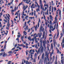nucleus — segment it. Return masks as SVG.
I'll use <instances>...</instances> for the list:
<instances>
[{"label": "nucleus", "instance_id": "nucleus-1", "mask_svg": "<svg viewBox=\"0 0 64 64\" xmlns=\"http://www.w3.org/2000/svg\"><path fill=\"white\" fill-rule=\"evenodd\" d=\"M38 53H40V52L41 53H43L44 52V47H42L40 50V48H39L38 50Z\"/></svg>", "mask_w": 64, "mask_h": 64}, {"label": "nucleus", "instance_id": "nucleus-2", "mask_svg": "<svg viewBox=\"0 0 64 64\" xmlns=\"http://www.w3.org/2000/svg\"><path fill=\"white\" fill-rule=\"evenodd\" d=\"M50 64H52V62H53V60H52V58H51V56H50Z\"/></svg>", "mask_w": 64, "mask_h": 64}, {"label": "nucleus", "instance_id": "nucleus-3", "mask_svg": "<svg viewBox=\"0 0 64 64\" xmlns=\"http://www.w3.org/2000/svg\"><path fill=\"white\" fill-rule=\"evenodd\" d=\"M40 7H42V6H43V4H42V2L41 1V0H40Z\"/></svg>", "mask_w": 64, "mask_h": 64}, {"label": "nucleus", "instance_id": "nucleus-4", "mask_svg": "<svg viewBox=\"0 0 64 64\" xmlns=\"http://www.w3.org/2000/svg\"><path fill=\"white\" fill-rule=\"evenodd\" d=\"M43 28V26H40V33L41 32V31H42V32L44 30H42V29Z\"/></svg>", "mask_w": 64, "mask_h": 64}, {"label": "nucleus", "instance_id": "nucleus-5", "mask_svg": "<svg viewBox=\"0 0 64 64\" xmlns=\"http://www.w3.org/2000/svg\"><path fill=\"white\" fill-rule=\"evenodd\" d=\"M35 35H36V33H35L33 35L34 37H33V38H35V41H36V40H37V38H36V36H35Z\"/></svg>", "mask_w": 64, "mask_h": 64}, {"label": "nucleus", "instance_id": "nucleus-6", "mask_svg": "<svg viewBox=\"0 0 64 64\" xmlns=\"http://www.w3.org/2000/svg\"><path fill=\"white\" fill-rule=\"evenodd\" d=\"M58 33L57 35V36L56 38V39H57L58 38V36H59V32L58 30Z\"/></svg>", "mask_w": 64, "mask_h": 64}, {"label": "nucleus", "instance_id": "nucleus-7", "mask_svg": "<svg viewBox=\"0 0 64 64\" xmlns=\"http://www.w3.org/2000/svg\"><path fill=\"white\" fill-rule=\"evenodd\" d=\"M35 52V51H34V50H30V52H29V54H30V53H31V52Z\"/></svg>", "mask_w": 64, "mask_h": 64}, {"label": "nucleus", "instance_id": "nucleus-8", "mask_svg": "<svg viewBox=\"0 0 64 64\" xmlns=\"http://www.w3.org/2000/svg\"><path fill=\"white\" fill-rule=\"evenodd\" d=\"M50 20H51L52 21L53 20V18H52V16L51 15H50Z\"/></svg>", "mask_w": 64, "mask_h": 64}, {"label": "nucleus", "instance_id": "nucleus-9", "mask_svg": "<svg viewBox=\"0 0 64 64\" xmlns=\"http://www.w3.org/2000/svg\"><path fill=\"white\" fill-rule=\"evenodd\" d=\"M3 56H7V54H5V52H4L3 54Z\"/></svg>", "mask_w": 64, "mask_h": 64}, {"label": "nucleus", "instance_id": "nucleus-10", "mask_svg": "<svg viewBox=\"0 0 64 64\" xmlns=\"http://www.w3.org/2000/svg\"><path fill=\"white\" fill-rule=\"evenodd\" d=\"M49 24L50 25H53V23L52 22V21L50 20Z\"/></svg>", "mask_w": 64, "mask_h": 64}, {"label": "nucleus", "instance_id": "nucleus-11", "mask_svg": "<svg viewBox=\"0 0 64 64\" xmlns=\"http://www.w3.org/2000/svg\"><path fill=\"white\" fill-rule=\"evenodd\" d=\"M55 20H54V21L56 23H57V17L56 16L55 17Z\"/></svg>", "mask_w": 64, "mask_h": 64}, {"label": "nucleus", "instance_id": "nucleus-12", "mask_svg": "<svg viewBox=\"0 0 64 64\" xmlns=\"http://www.w3.org/2000/svg\"><path fill=\"white\" fill-rule=\"evenodd\" d=\"M28 39L29 40H30V41H31V36H29V37H28Z\"/></svg>", "mask_w": 64, "mask_h": 64}, {"label": "nucleus", "instance_id": "nucleus-13", "mask_svg": "<svg viewBox=\"0 0 64 64\" xmlns=\"http://www.w3.org/2000/svg\"><path fill=\"white\" fill-rule=\"evenodd\" d=\"M24 45H23L22 44H18V46H20V47H21V46H24Z\"/></svg>", "mask_w": 64, "mask_h": 64}, {"label": "nucleus", "instance_id": "nucleus-14", "mask_svg": "<svg viewBox=\"0 0 64 64\" xmlns=\"http://www.w3.org/2000/svg\"><path fill=\"white\" fill-rule=\"evenodd\" d=\"M40 8L41 9H42V10H43L44 11V8H43V6H42V7L40 6Z\"/></svg>", "mask_w": 64, "mask_h": 64}, {"label": "nucleus", "instance_id": "nucleus-15", "mask_svg": "<svg viewBox=\"0 0 64 64\" xmlns=\"http://www.w3.org/2000/svg\"><path fill=\"white\" fill-rule=\"evenodd\" d=\"M51 48L52 49V50H53V44L52 43L51 44Z\"/></svg>", "mask_w": 64, "mask_h": 64}, {"label": "nucleus", "instance_id": "nucleus-16", "mask_svg": "<svg viewBox=\"0 0 64 64\" xmlns=\"http://www.w3.org/2000/svg\"><path fill=\"white\" fill-rule=\"evenodd\" d=\"M61 10H60V12L59 13V15L60 16V18L61 17Z\"/></svg>", "mask_w": 64, "mask_h": 64}, {"label": "nucleus", "instance_id": "nucleus-17", "mask_svg": "<svg viewBox=\"0 0 64 64\" xmlns=\"http://www.w3.org/2000/svg\"><path fill=\"white\" fill-rule=\"evenodd\" d=\"M61 61L62 64H64V60H61Z\"/></svg>", "mask_w": 64, "mask_h": 64}, {"label": "nucleus", "instance_id": "nucleus-18", "mask_svg": "<svg viewBox=\"0 0 64 64\" xmlns=\"http://www.w3.org/2000/svg\"><path fill=\"white\" fill-rule=\"evenodd\" d=\"M52 25L50 26V29H53V27L52 26Z\"/></svg>", "mask_w": 64, "mask_h": 64}, {"label": "nucleus", "instance_id": "nucleus-19", "mask_svg": "<svg viewBox=\"0 0 64 64\" xmlns=\"http://www.w3.org/2000/svg\"><path fill=\"white\" fill-rule=\"evenodd\" d=\"M44 3H45L44 5V7H45L46 6V1H45V0H44Z\"/></svg>", "mask_w": 64, "mask_h": 64}, {"label": "nucleus", "instance_id": "nucleus-20", "mask_svg": "<svg viewBox=\"0 0 64 64\" xmlns=\"http://www.w3.org/2000/svg\"><path fill=\"white\" fill-rule=\"evenodd\" d=\"M49 54H48L47 53V52H46L45 53V56H48Z\"/></svg>", "mask_w": 64, "mask_h": 64}, {"label": "nucleus", "instance_id": "nucleus-21", "mask_svg": "<svg viewBox=\"0 0 64 64\" xmlns=\"http://www.w3.org/2000/svg\"><path fill=\"white\" fill-rule=\"evenodd\" d=\"M23 33H24L25 35L26 36V34H27V33L26 32H25V31H24Z\"/></svg>", "mask_w": 64, "mask_h": 64}, {"label": "nucleus", "instance_id": "nucleus-22", "mask_svg": "<svg viewBox=\"0 0 64 64\" xmlns=\"http://www.w3.org/2000/svg\"><path fill=\"white\" fill-rule=\"evenodd\" d=\"M40 45H42V43L43 42V41H42V40H41L40 41Z\"/></svg>", "mask_w": 64, "mask_h": 64}, {"label": "nucleus", "instance_id": "nucleus-23", "mask_svg": "<svg viewBox=\"0 0 64 64\" xmlns=\"http://www.w3.org/2000/svg\"><path fill=\"white\" fill-rule=\"evenodd\" d=\"M24 7L23 8V9H24L23 12H24V11H25V10H26V8H25L24 7H26V6H24Z\"/></svg>", "mask_w": 64, "mask_h": 64}, {"label": "nucleus", "instance_id": "nucleus-24", "mask_svg": "<svg viewBox=\"0 0 64 64\" xmlns=\"http://www.w3.org/2000/svg\"><path fill=\"white\" fill-rule=\"evenodd\" d=\"M37 6H38V11H40V9H39V8H40V6H39V5H37Z\"/></svg>", "mask_w": 64, "mask_h": 64}, {"label": "nucleus", "instance_id": "nucleus-25", "mask_svg": "<svg viewBox=\"0 0 64 64\" xmlns=\"http://www.w3.org/2000/svg\"><path fill=\"white\" fill-rule=\"evenodd\" d=\"M38 35L39 37V38H41V34H40V33H38Z\"/></svg>", "mask_w": 64, "mask_h": 64}, {"label": "nucleus", "instance_id": "nucleus-26", "mask_svg": "<svg viewBox=\"0 0 64 64\" xmlns=\"http://www.w3.org/2000/svg\"><path fill=\"white\" fill-rule=\"evenodd\" d=\"M8 53L9 54H12L13 52H12V51H10L8 52Z\"/></svg>", "mask_w": 64, "mask_h": 64}, {"label": "nucleus", "instance_id": "nucleus-27", "mask_svg": "<svg viewBox=\"0 0 64 64\" xmlns=\"http://www.w3.org/2000/svg\"><path fill=\"white\" fill-rule=\"evenodd\" d=\"M43 46H45V42H43Z\"/></svg>", "mask_w": 64, "mask_h": 64}, {"label": "nucleus", "instance_id": "nucleus-28", "mask_svg": "<svg viewBox=\"0 0 64 64\" xmlns=\"http://www.w3.org/2000/svg\"><path fill=\"white\" fill-rule=\"evenodd\" d=\"M35 29V30L36 31L37 30V25H36V26L34 27Z\"/></svg>", "mask_w": 64, "mask_h": 64}, {"label": "nucleus", "instance_id": "nucleus-29", "mask_svg": "<svg viewBox=\"0 0 64 64\" xmlns=\"http://www.w3.org/2000/svg\"><path fill=\"white\" fill-rule=\"evenodd\" d=\"M28 16H26V17H25V19H26L27 20H28V19L27 18H28Z\"/></svg>", "mask_w": 64, "mask_h": 64}, {"label": "nucleus", "instance_id": "nucleus-30", "mask_svg": "<svg viewBox=\"0 0 64 64\" xmlns=\"http://www.w3.org/2000/svg\"><path fill=\"white\" fill-rule=\"evenodd\" d=\"M57 63H58L57 62V61H56V60L54 62V64H57Z\"/></svg>", "mask_w": 64, "mask_h": 64}, {"label": "nucleus", "instance_id": "nucleus-31", "mask_svg": "<svg viewBox=\"0 0 64 64\" xmlns=\"http://www.w3.org/2000/svg\"><path fill=\"white\" fill-rule=\"evenodd\" d=\"M23 36H22V38H21V40H22V42H24V40H23Z\"/></svg>", "mask_w": 64, "mask_h": 64}, {"label": "nucleus", "instance_id": "nucleus-32", "mask_svg": "<svg viewBox=\"0 0 64 64\" xmlns=\"http://www.w3.org/2000/svg\"><path fill=\"white\" fill-rule=\"evenodd\" d=\"M20 12L19 13V15H18V16H19V17L20 19Z\"/></svg>", "mask_w": 64, "mask_h": 64}, {"label": "nucleus", "instance_id": "nucleus-33", "mask_svg": "<svg viewBox=\"0 0 64 64\" xmlns=\"http://www.w3.org/2000/svg\"><path fill=\"white\" fill-rule=\"evenodd\" d=\"M44 46V51H46V46Z\"/></svg>", "mask_w": 64, "mask_h": 64}, {"label": "nucleus", "instance_id": "nucleus-34", "mask_svg": "<svg viewBox=\"0 0 64 64\" xmlns=\"http://www.w3.org/2000/svg\"><path fill=\"white\" fill-rule=\"evenodd\" d=\"M35 48H36V49H38V47H37V44H36V45Z\"/></svg>", "mask_w": 64, "mask_h": 64}, {"label": "nucleus", "instance_id": "nucleus-35", "mask_svg": "<svg viewBox=\"0 0 64 64\" xmlns=\"http://www.w3.org/2000/svg\"><path fill=\"white\" fill-rule=\"evenodd\" d=\"M29 21L28 22V24H29V23L31 22L30 21V19L28 20Z\"/></svg>", "mask_w": 64, "mask_h": 64}, {"label": "nucleus", "instance_id": "nucleus-36", "mask_svg": "<svg viewBox=\"0 0 64 64\" xmlns=\"http://www.w3.org/2000/svg\"><path fill=\"white\" fill-rule=\"evenodd\" d=\"M61 59H63V60H64V56H62L61 58Z\"/></svg>", "mask_w": 64, "mask_h": 64}, {"label": "nucleus", "instance_id": "nucleus-37", "mask_svg": "<svg viewBox=\"0 0 64 64\" xmlns=\"http://www.w3.org/2000/svg\"><path fill=\"white\" fill-rule=\"evenodd\" d=\"M53 60H52V62H54V59H55V56H53Z\"/></svg>", "mask_w": 64, "mask_h": 64}, {"label": "nucleus", "instance_id": "nucleus-38", "mask_svg": "<svg viewBox=\"0 0 64 64\" xmlns=\"http://www.w3.org/2000/svg\"><path fill=\"white\" fill-rule=\"evenodd\" d=\"M46 6H47V8H48V4H46Z\"/></svg>", "mask_w": 64, "mask_h": 64}, {"label": "nucleus", "instance_id": "nucleus-39", "mask_svg": "<svg viewBox=\"0 0 64 64\" xmlns=\"http://www.w3.org/2000/svg\"><path fill=\"white\" fill-rule=\"evenodd\" d=\"M49 36H50V37H52L53 36L52 35V34H50L49 35Z\"/></svg>", "mask_w": 64, "mask_h": 64}, {"label": "nucleus", "instance_id": "nucleus-40", "mask_svg": "<svg viewBox=\"0 0 64 64\" xmlns=\"http://www.w3.org/2000/svg\"><path fill=\"white\" fill-rule=\"evenodd\" d=\"M4 22H6V23H7V21L6 20H5V19H4Z\"/></svg>", "mask_w": 64, "mask_h": 64}, {"label": "nucleus", "instance_id": "nucleus-41", "mask_svg": "<svg viewBox=\"0 0 64 64\" xmlns=\"http://www.w3.org/2000/svg\"><path fill=\"white\" fill-rule=\"evenodd\" d=\"M17 36H18V38H16V40H18V39H19V38H19V35H18Z\"/></svg>", "mask_w": 64, "mask_h": 64}, {"label": "nucleus", "instance_id": "nucleus-42", "mask_svg": "<svg viewBox=\"0 0 64 64\" xmlns=\"http://www.w3.org/2000/svg\"><path fill=\"white\" fill-rule=\"evenodd\" d=\"M57 51V53L58 54V53H59V50L58 49Z\"/></svg>", "mask_w": 64, "mask_h": 64}, {"label": "nucleus", "instance_id": "nucleus-43", "mask_svg": "<svg viewBox=\"0 0 64 64\" xmlns=\"http://www.w3.org/2000/svg\"><path fill=\"white\" fill-rule=\"evenodd\" d=\"M38 47H40V45L39 44H40V43H39V42H38Z\"/></svg>", "mask_w": 64, "mask_h": 64}, {"label": "nucleus", "instance_id": "nucleus-44", "mask_svg": "<svg viewBox=\"0 0 64 64\" xmlns=\"http://www.w3.org/2000/svg\"><path fill=\"white\" fill-rule=\"evenodd\" d=\"M45 56V54L44 53H42V56Z\"/></svg>", "mask_w": 64, "mask_h": 64}, {"label": "nucleus", "instance_id": "nucleus-45", "mask_svg": "<svg viewBox=\"0 0 64 64\" xmlns=\"http://www.w3.org/2000/svg\"><path fill=\"white\" fill-rule=\"evenodd\" d=\"M42 47H42V45H40V49H41V48H42Z\"/></svg>", "mask_w": 64, "mask_h": 64}, {"label": "nucleus", "instance_id": "nucleus-46", "mask_svg": "<svg viewBox=\"0 0 64 64\" xmlns=\"http://www.w3.org/2000/svg\"><path fill=\"white\" fill-rule=\"evenodd\" d=\"M55 28H54L53 29H52L51 30H52V31H54V30H55Z\"/></svg>", "mask_w": 64, "mask_h": 64}, {"label": "nucleus", "instance_id": "nucleus-47", "mask_svg": "<svg viewBox=\"0 0 64 64\" xmlns=\"http://www.w3.org/2000/svg\"><path fill=\"white\" fill-rule=\"evenodd\" d=\"M35 3L36 4H37V5H38V4L37 3V2L36 1L35 2Z\"/></svg>", "mask_w": 64, "mask_h": 64}, {"label": "nucleus", "instance_id": "nucleus-48", "mask_svg": "<svg viewBox=\"0 0 64 64\" xmlns=\"http://www.w3.org/2000/svg\"><path fill=\"white\" fill-rule=\"evenodd\" d=\"M3 54L2 52H1L0 54V56H2V54Z\"/></svg>", "mask_w": 64, "mask_h": 64}, {"label": "nucleus", "instance_id": "nucleus-49", "mask_svg": "<svg viewBox=\"0 0 64 64\" xmlns=\"http://www.w3.org/2000/svg\"><path fill=\"white\" fill-rule=\"evenodd\" d=\"M15 49V48L14 47L11 50H13Z\"/></svg>", "mask_w": 64, "mask_h": 64}, {"label": "nucleus", "instance_id": "nucleus-50", "mask_svg": "<svg viewBox=\"0 0 64 64\" xmlns=\"http://www.w3.org/2000/svg\"><path fill=\"white\" fill-rule=\"evenodd\" d=\"M40 22V18H39L38 20V23H39Z\"/></svg>", "mask_w": 64, "mask_h": 64}, {"label": "nucleus", "instance_id": "nucleus-51", "mask_svg": "<svg viewBox=\"0 0 64 64\" xmlns=\"http://www.w3.org/2000/svg\"><path fill=\"white\" fill-rule=\"evenodd\" d=\"M17 44H16L14 46V47H17Z\"/></svg>", "mask_w": 64, "mask_h": 64}, {"label": "nucleus", "instance_id": "nucleus-52", "mask_svg": "<svg viewBox=\"0 0 64 64\" xmlns=\"http://www.w3.org/2000/svg\"><path fill=\"white\" fill-rule=\"evenodd\" d=\"M34 39L35 40V37L34 38L33 40H32L33 42H34Z\"/></svg>", "mask_w": 64, "mask_h": 64}, {"label": "nucleus", "instance_id": "nucleus-53", "mask_svg": "<svg viewBox=\"0 0 64 64\" xmlns=\"http://www.w3.org/2000/svg\"><path fill=\"white\" fill-rule=\"evenodd\" d=\"M7 26H8V28H9V27L10 26V24H7Z\"/></svg>", "mask_w": 64, "mask_h": 64}, {"label": "nucleus", "instance_id": "nucleus-54", "mask_svg": "<svg viewBox=\"0 0 64 64\" xmlns=\"http://www.w3.org/2000/svg\"><path fill=\"white\" fill-rule=\"evenodd\" d=\"M34 13V12H32V14H32V16L33 15V14Z\"/></svg>", "mask_w": 64, "mask_h": 64}, {"label": "nucleus", "instance_id": "nucleus-55", "mask_svg": "<svg viewBox=\"0 0 64 64\" xmlns=\"http://www.w3.org/2000/svg\"><path fill=\"white\" fill-rule=\"evenodd\" d=\"M22 4V2L20 4H19V6L21 5Z\"/></svg>", "mask_w": 64, "mask_h": 64}, {"label": "nucleus", "instance_id": "nucleus-56", "mask_svg": "<svg viewBox=\"0 0 64 64\" xmlns=\"http://www.w3.org/2000/svg\"><path fill=\"white\" fill-rule=\"evenodd\" d=\"M57 57L56 56V61H57Z\"/></svg>", "mask_w": 64, "mask_h": 64}, {"label": "nucleus", "instance_id": "nucleus-57", "mask_svg": "<svg viewBox=\"0 0 64 64\" xmlns=\"http://www.w3.org/2000/svg\"><path fill=\"white\" fill-rule=\"evenodd\" d=\"M35 42L36 43H38V40H35Z\"/></svg>", "mask_w": 64, "mask_h": 64}, {"label": "nucleus", "instance_id": "nucleus-58", "mask_svg": "<svg viewBox=\"0 0 64 64\" xmlns=\"http://www.w3.org/2000/svg\"><path fill=\"white\" fill-rule=\"evenodd\" d=\"M16 10V7H15L14 9V11H15Z\"/></svg>", "mask_w": 64, "mask_h": 64}, {"label": "nucleus", "instance_id": "nucleus-59", "mask_svg": "<svg viewBox=\"0 0 64 64\" xmlns=\"http://www.w3.org/2000/svg\"><path fill=\"white\" fill-rule=\"evenodd\" d=\"M34 62H36V60L35 59L34 60Z\"/></svg>", "mask_w": 64, "mask_h": 64}, {"label": "nucleus", "instance_id": "nucleus-60", "mask_svg": "<svg viewBox=\"0 0 64 64\" xmlns=\"http://www.w3.org/2000/svg\"><path fill=\"white\" fill-rule=\"evenodd\" d=\"M39 23H38V27H39Z\"/></svg>", "mask_w": 64, "mask_h": 64}, {"label": "nucleus", "instance_id": "nucleus-61", "mask_svg": "<svg viewBox=\"0 0 64 64\" xmlns=\"http://www.w3.org/2000/svg\"><path fill=\"white\" fill-rule=\"evenodd\" d=\"M15 51H19V50L18 49L15 50Z\"/></svg>", "mask_w": 64, "mask_h": 64}, {"label": "nucleus", "instance_id": "nucleus-62", "mask_svg": "<svg viewBox=\"0 0 64 64\" xmlns=\"http://www.w3.org/2000/svg\"><path fill=\"white\" fill-rule=\"evenodd\" d=\"M30 54H34V52H32L30 53Z\"/></svg>", "mask_w": 64, "mask_h": 64}, {"label": "nucleus", "instance_id": "nucleus-63", "mask_svg": "<svg viewBox=\"0 0 64 64\" xmlns=\"http://www.w3.org/2000/svg\"><path fill=\"white\" fill-rule=\"evenodd\" d=\"M30 58V57L29 56L28 58H27V59L28 60H29V59Z\"/></svg>", "mask_w": 64, "mask_h": 64}, {"label": "nucleus", "instance_id": "nucleus-64", "mask_svg": "<svg viewBox=\"0 0 64 64\" xmlns=\"http://www.w3.org/2000/svg\"><path fill=\"white\" fill-rule=\"evenodd\" d=\"M1 51H2V52L3 51H4V50L3 49H2L1 50Z\"/></svg>", "mask_w": 64, "mask_h": 64}]
</instances>
